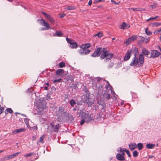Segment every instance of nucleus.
<instances>
[{"label": "nucleus", "instance_id": "1", "mask_svg": "<svg viewBox=\"0 0 161 161\" xmlns=\"http://www.w3.org/2000/svg\"><path fill=\"white\" fill-rule=\"evenodd\" d=\"M103 53L100 58L101 59H104V61L105 62H108L113 57V54L111 53H110L109 52L106 50V48H103L102 52Z\"/></svg>", "mask_w": 161, "mask_h": 161}, {"label": "nucleus", "instance_id": "2", "mask_svg": "<svg viewBox=\"0 0 161 161\" xmlns=\"http://www.w3.org/2000/svg\"><path fill=\"white\" fill-rule=\"evenodd\" d=\"M46 105L43 103H39L36 107V110L38 113H41L46 108Z\"/></svg>", "mask_w": 161, "mask_h": 161}, {"label": "nucleus", "instance_id": "3", "mask_svg": "<svg viewBox=\"0 0 161 161\" xmlns=\"http://www.w3.org/2000/svg\"><path fill=\"white\" fill-rule=\"evenodd\" d=\"M41 13L50 22L52 25L55 22V21L54 19L50 15L47 14L44 11H42Z\"/></svg>", "mask_w": 161, "mask_h": 161}, {"label": "nucleus", "instance_id": "4", "mask_svg": "<svg viewBox=\"0 0 161 161\" xmlns=\"http://www.w3.org/2000/svg\"><path fill=\"white\" fill-rule=\"evenodd\" d=\"M102 48L97 47L93 53L92 55V57H99L102 53Z\"/></svg>", "mask_w": 161, "mask_h": 161}, {"label": "nucleus", "instance_id": "5", "mask_svg": "<svg viewBox=\"0 0 161 161\" xmlns=\"http://www.w3.org/2000/svg\"><path fill=\"white\" fill-rule=\"evenodd\" d=\"M138 38H140V40H138L137 42V44L139 45L142 44L141 42H144L145 43H147L149 41V39L148 38L145 39L144 37L141 36H138Z\"/></svg>", "mask_w": 161, "mask_h": 161}, {"label": "nucleus", "instance_id": "6", "mask_svg": "<svg viewBox=\"0 0 161 161\" xmlns=\"http://www.w3.org/2000/svg\"><path fill=\"white\" fill-rule=\"evenodd\" d=\"M151 56L149 57L150 58L157 57L161 54V53L157 50H151Z\"/></svg>", "mask_w": 161, "mask_h": 161}, {"label": "nucleus", "instance_id": "7", "mask_svg": "<svg viewBox=\"0 0 161 161\" xmlns=\"http://www.w3.org/2000/svg\"><path fill=\"white\" fill-rule=\"evenodd\" d=\"M138 66L142 67L143 66V63L144 61V56L142 54H140L139 57V60L138 59Z\"/></svg>", "mask_w": 161, "mask_h": 161}, {"label": "nucleus", "instance_id": "8", "mask_svg": "<svg viewBox=\"0 0 161 161\" xmlns=\"http://www.w3.org/2000/svg\"><path fill=\"white\" fill-rule=\"evenodd\" d=\"M40 21L41 24L42 25L45 27L47 30H48L50 28V26L49 24L47 21H45L44 19H41L40 20Z\"/></svg>", "mask_w": 161, "mask_h": 161}, {"label": "nucleus", "instance_id": "9", "mask_svg": "<svg viewBox=\"0 0 161 161\" xmlns=\"http://www.w3.org/2000/svg\"><path fill=\"white\" fill-rule=\"evenodd\" d=\"M50 126L52 128H53V131L56 132H58L61 127V125L59 124H57L55 126L52 123L50 124Z\"/></svg>", "mask_w": 161, "mask_h": 161}, {"label": "nucleus", "instance_id": "10", "mask_svg": "<svg viewBox=\"0 0 161 161\" xmlns=\"http://www.w3.org/2000/svg\"><path fill=\"white\" fill-rule=\"evenodd\" d=\"M84 118L85 119L86 122L87 123L93 120L92 117H91V115L88 114H85L84 116Z\"/></svg>", "mask_w": 161, "mask_h": 161}, {"label": "nucleus", "instance_id": "11", "mask_svg": "<svg viewBox=\"0 0 161 161\" xmlns=\"http://www.w3.org/2000/svg\"><path fill=\"white\" fill-rule=\"evenodd\" d=\"M81 49L79 50V53L81 55L87 54H88L91 51L88 49H86L85 48H81Z\"/></svg>", "mask_w": 161, "mask_h": 161}, {"label": "nucleus", "instance_id": "12", "mask_svg": "<svg viewBox=\"0 0 161 161\" xmlns=\"http://www.w3.org/2000/svg\"><path fill=\"white\" fill-rule=\"evenodd\" d=\"M131 51V55L132 53H134V58H138L136 57L137 55L138 54L139 52L138 51V49L136 47H134L131 49H130Z\"/></svg>", "mask_w": 161, "mask_h": 161}, {"label": "nucleus", "instance_id": "13", "mask_svg": "<svg viewBox=\"0 0 161 161\" xmlns=\"http://www.w3.org/2000/svg\"><path fill=\"white\" fill-rule=\"evenodd\" d=\"M131 55V51L130 50H128L124 58V60L126 61L128 60L130 58Z\"/></svg>", "mask_w": 161, "mask_h": 161}, {"label": "nucleus", "instance_id": "14", "mask_svg": "<svg viewBox=\"0 0 161 161\" xmlns=\"http://www.w3.org/2000/svg\"><path fill=\"white\" fill-rule=\"evenodd\" d=\"M138 58H133L132 62L130 64V66H135L137 64L138 65Z\"/></svg>", "mask_w": 161, "mask_h": 161}, {"label": "nucleus", "instance_id": "15", "mask_svg": "<svg viewBox=\"0 0 161 161\" xmlns=\"http://www.w3.org/2000/svg\"><path fill=\"white\" fill-rule=\"evenodd\" d=\"M130 27V25L123 22L121 24V29L125 30L128 29Z\"/></svg>", "mask_w": 161, "mask_h": 161}, {"label": "nucleus", "instance_id": "16", "mask_svg": "<svg viewBox=\"0 0 161 161\" xmlns=\"http://www.w3.org/2000/svg\"><path fill=\"white\" fill-rule=\"evenodd\" d=\"M129 146L130 149L132 151L137 147V145L135 143H131L129 144Z\"/></svg>", "mask_w": 161, "mask_h": 161}, {"label": "nucleus", "instance_id": "17", "mask_svg": "<svg viewBox=\"0 0 161 161\" xmlns=\"http://www.w3.org/2000/svg\"><path fill=\"white\" fill-rule=\"evenodd\" d=\"M64 72V71L63 69H59L57 70L56 74L57 75L61 76L63 75Z\"/></svg>", "mask_w": 161, "mask_h": 161}, {"label": "nucleus", "instance_id": "18", "mask_svg": "<svg viewBox=\"0 0 161 161\" xmlns=\"http://www.w3.org/2000/svg\"><path fill=\"white\" fill-rule=\"evenodd\" d=\"M149 25L153 27L158 26L161 25V23L160 22L150 23L149 24Z\"/></svg>", "mask_w": 161, "mask_h": 161}, {"label": "nucleus", "instance_id": "19", "mask_svg": "<svg viewBox=\"0 0 161 161\" xmlns=\"http://www.w3.org/2000/svg\"><path fill=\"white\" fill-rule=\"evenodd\" d=\"M142 53L145 55H148L150 54V52L144 47L142 48Z\"/></svg>", "mask_w": 161, "mask_h": 161}, {"label": "nucleus", "instance_id": "20", "mask_svg": "<svg viewBox=\"0 0 161 161\" xmlns=\"http://www.w3.org/2000/svg\"><path fill=\"white\" fill-rule=\"evenodd\" d=\"M25 131V129L24 128H20V129H17L15 130H14L12 132L13 134H15L17 133H19L21 132H23Z\"/></svg>", "mask_w": 161, "mask_h": 161}, {"label": "nucleus", "instance_id": "21", "mask_svg": "<svg viewBox=\"0 0 161 161\" xmlns=\"http://www.w3.org/2000/svg\"><path fill=\"white\" fill-rule=\"evenodd\" d=\"M91 47V45L90 43H87L84 44H82L80 46V47L82 48H85L88 49V48Z\"/></svg>", "mask_w": 161, "mask_h": 161}, {"label": "nucleus", "instance_id": "22", "mask_svg": "<svg viewBox=\"0 0 161 161\" xmlns=\"http://www.w3.org/2000/svg\"><path fill=\"white\" fill-rule=\"evenodd\" d=\"M63 35V33L61 31H57L56 32L53 34V36H62Z\"/></svg>", "mask_w": 161, "mask_h": 161}, {"label": "nucleus", "instance_id": "23", "mask_svg": "<svg viewBox=\"0 0 161 161\" xmlns=\"http://www.w3.org/2000/svg\"><path fill=\"white\" fill-rule=\"evenodd\" d=\"M70 47L71 48H76L78 46V45L76 42L73 41L71 45H70Z\"/></svg>", "mask_w": 161, "mask_h": 161}, {"label": "nucleus", "instance_id": "24", "mask_svg": "<svg viewBox=\"0 0 161 161\" xmlns=\"http://www.w3.org/2000/svg\"><path fill=\"white\" fill-rule=\"evenodd\" d=\"M155 146V144L150 143H147L146 145V147L147 148L151 149L153 148Z\"/></svg>", "mask_w": 161, "mask_h": 161}, {"label": "nucleus", "instance_id": "25", "mask_svg": "<svg viewBox=\"0 0 161 161\" xmlns=\"http://www.w3.org/2000/svg\"><path fill=\"white\" fill-rule=\"evenodd\" d=\"M13 112V111L11 108H7L5 111V113L6 114H8V113L11 114Z\"/></svg>", "mask_w": 161, "mask_h": 161}, {"label": "nucleus", "instance_id": "26", "mask_svg": "<svg viewBox=\"0 0 161 161\" xmlns=\"http://www.w3.org/2000/svg\"><path fill=\"white\" fill-rule=\"evenodd\" d=\"M90 96L89 93H88L87 95H84V97L83 98V102L84 103L90 98Z\"/></svg>", "mask_w": 161, "mask_h": 161}, {"label": "nucleus", "instance_id": "27", "mask_svg": "<svg viewBox=\"0 0 161 161\" xmlns=\"http://www.w3.org/2000/svg\"><path fill=\"white\" fill-rule=\"evenodd\" d=\"M20 153V152H17V153L12 154L11 155H9V158L10 159H12Z\"/></svg>", "mask_w": 161, "mask_h": 161}, {"label": "nucleus", "instance_id": "28", "mask_svg": "<svg viewBox=\"0 0 161 161\" xmlns=\"http://www.w3.org/2000/svg\"><path fill=\"white\" fill-rule=\"evenodd\" d=\"M90 100L91 98H89L84 102L85 103H86V104L88 105V106H91L92 104V103L91 102Z\"/></svg>", "mask_w": 161, "mask_h": 161}, {"label": "nucleus", "instance_id": "29", "mask_svg": "<svg viewBox=\"0 0 161 161\" xmlns=\"http://www.w3.org/2000/svg\"><path fill=\"white\" fill-rule=\"evenodd\" d=\"M129 9L132 10L133 11H142V8H129Z\"/></svg>", "mask_w": 161, "mask_h": 161}, {"label": "nucleus", "instance_id": "30", "mask_svg": "<svg viewBox=\"0 0 161 161\" xmlns=\"http://www.w3.org/2000/svg\"><path fill=\"white\" fill-rule=\"evenodd\" d=\"M143 145L142 143H138L137 145L138 148L139 150L142 149L143 148Z\"/></svg>", "mask_w": 161, "mask_h": 161}, {"label": "nucleus", "instance_id": "31", "mask_svg": "<svg viewBox=\"0 0 161 161\" xmlns=\"http://www.w3.org/2000/svg\"><path fill=\"white\" fill-rule=\"evenodd\" d=\"M130 38L132 41H134L138 38L137 36L133 35L130 37Z\"/></svg>", "mask_w": 161, "mask_h": 161}, {"label": "nucleus", "instance_id": "32", "mask_svg": "<svg viewBox=\"0 0 161 161\" xmlns=\"http://www.w3.org/2000/svg\"><path fill=\"white\" fill-rule=\"evenodd\" d=\"M123 151H125V152L126 153L127 155H128V157L129 158H130L131 155L130 154L129 151L126 149V148H123Z\"/></svg>", "mask_w": 161, "mask_h": 161}, {"label": "nucleus", "instance_id": "33", "mask_svg": "<svg viewBox=\"0 0 161 161\" xmlns=\"http://www.w3.org/2000/svg\"><path fill=\"white\" fill-rule=\"evenodd\" d=\"M145 31V33L147 35L150 36L152 35V32L151 31H148V29L147 28L146 29Z\"/></svg>", "mask_w": 161, "mask_h": 161}, {"label": "nucleus", "instance_id": "34", "mask_svg": "<svg viewBox=\"0 0 161 161\" xmlns=\"http://www.w3.org/2000/svg\"><path fill=\"white\" fill-rule=\"evenodd\" d=\"M69 103L72 106H73L74 104H76L75 101L74 99H71L69 102Z\"/></svg>", "mask_w": 161, "mask_h": 161}, {"label": "nucleus", "instance_id": "35", "mask_svg": "<svg viewBox=\"0 0 161 161\" xmlns=\"http://www.w3.org/2000/svg\"><path fill=\"white\" fill-rule=\"evenodd\" d=\"M59 67L63 68L65 66V64L64 62H61L59 63Z\"/></svg>", "mask_w": 161, "mask_h": 161}, {"label": "nucleus", "instance_id": "36", "mask_svg": "<svg viewBox=\"0 0 161 161\" xmlns=\"http://www.w3.org/2000/svg\"><path fill=\"white\" fill-rule=\"evenodd\" d=\"M138 153L137 151L135 150L133 152V156L134 157L136 158V157H137L138 156Z\"/></svg>", "mask_w": 161, "mask_h": 161}, {"label": "nucleus", "instance_id": "37", "mask_svg": "<svg viewBox=\"0 0 161 161\" xmlns=\"http://www.w3.org/2000/svg\"><path fill=\"white\" fill-rule=\"evenodd\" d=\"M66 40L67 42L69 43L70 45H71L72 44V43L74 41L73 40L68 38V37L66 38Z\"/></svg>", "mask_w": 161, "mask_h": 161}, {"label": "nucleus", "instance_id": "38", "mask_svg": "<svg viewBox=\"0 0 161 161\" xmlns=\"http://www.w3.org/2000/svg\"><path fill=\"white\" fill-rule=\"evenodd\" d=\"M103 35V33L101 32H99L96 34L94 36H97L99 37H101Z\"/></svg>", "mask_w": 161, "mask_h": 161}, {"label": "nucleus", "instance_id": "39", "mask_svg": "<svg viewBox=\"0 0 161 161\" xmlns=\"http://www.w3.org/2000/svg\"><path fill=\"white\" fill-rule=\"evenodd\" d=\"M131 42H132V41L130 37L126 40V41L125 42V43L129 44Z\"/></svg>", "mask_w": 161, "mask_h": 161}, {"label": "nucleus", "instance_id": "40", "mask_svg": "<svg viewBox=\"0 0 161 161\" xmlns=\"http://www.w3.org/2000/svg\"><path fill=\"white\" fill-rule=\"evenodd\" d=\"M114 65V64L112 62H110L109 63L108 68V69H110L112 68Z\"/></svg>", "mask_w": 161, "mask_h": 161}, {"label": "nucleus", "instance_id": "41", "mask_svg": "<svg viewBox=\"0 0 161 161\" xmlns=\"http://www.w3.org/2000/svg\"><path fill=\"white\" fill-rule=\"evenodd\" d=\"M34 154V153H29L27 154H25L24 155L25 157H30L32 155Z\"/></svg>", "mask_w": 161, "mask_h": 161}, {"label": "nucleus", "instance_id": "42", "mask_svg": "<svg viewBox=\"0 0 161 161\" xmlns=\"http://www.w3.org/2000/svg\"><path fill=\"white\" fill-rule=\"evenodd\" d=\"M61 80V79L60 78L58 79H55L53 80V83L54 84L56 83L57 82H60V81Z\"/></svg>", "mask_w": 161, "mask_h": 161}, {"label": "nucleus", "instance_id": "43", "mask_svg": "<svg viewBox=\"0 0 161 161\" xmlns=\"http://www.w3.org/2000/svg\"><path fill=\"white\" fill-rule=\"evenodd\" d=\"M105 98L108 99H110L111 98L110 94L108 93H107L106 94Z\"/></svg>", "mask_w": 161, "mask_h": 161}, {"label": "nucleus", "instance_id": "44", "mask_svg": "<svg viewBox=\"0 0 161 161\" xmlns=\"http://www.w3.org/2000/svg\"><path fill=\"white\" fill-rule=\"evenodd\" d=\"M68 10H73L74 9V7L72 6H68L66 8Z\"/></svg>", "mask_w": 161, "mask_h": 161}, {"label": "nucleus", "instance_id": "45", "mask_svg": "<svg viewBox=\"0 0 161 161\" xmlns=\"http://www.w3.org/2000/svg\"><path fill=\"white\" fill-rule=\"evenodd\" d=\"M117 158L119 160H121V154L118 153L116 155Z\"/></svg>", "mask_w": 161, "mask_h": 161}, {"label": "nucleus", "instance_id": "46", "mask_svg": "<svg viewBox=\"0 0 161 161\" xmlns=\"http://www.w3.org/2000/svg\"><path fill=\"white\" fill-rule=\"evenodd\" d=\"M43 136H41L40 138L39 142H40L41 143H43Z\"/></svg>", "mask_w": 161, "mask_h": 161}, {"label": "nucleus", "instance_id": "47", "mask_svg": "<svg viewBox=\"0 0 161 161\" xmlns=\"http://www.w3.org/2000/svg\"><path fill=\"white\" fill-rule=\"evenodd\" d=\"M105 1V0H95L94 2V3H96L98 2H104Z\"/></svg>", "mask_w": 161, "mask_h": 161}, {"label": "nucleus", "instance_id": "48", "mask_svg": "<svg viewBox=\"0 0 161 161\" xmlns=\"http://www.w3.org/2000/svg\"><path fill=\"white\" fill-rule=\"evenodd\" d=\"M37 127L36 125L34 126L33 127H31V130H37Z\"/></svg>", "mask_w": 161, "mask_h": 161}, {"label": "nucleus", "instance_id": "49", "mask_svg": "<svg viewBox=\"0 0 161 161\" xmlns=\"http://www.w3.org/2000/svg\"><path fill=\"white\" fill-rule=\"evenodd\" d=\"M85 122H86L85 118H84V119H82L80 121V125H82Z\"/></svg>", "mask_w": 161, "mask_h": 161}, {"label": "nucleus", "instance_id": "50", "mask_svg": "<svg viewBox=\"0 0 161 161\" xmlns=\"http://www.w3.org/2000/svg\"><path fill=\"white\" fill-rule=\"evenodd\" d=\"M4 107H0V114H2L3 113V111L4 110Z\"/></svg>", "mask_w": 161, "mask_h": 161}, {"label": "nucleus", "instance_id": "51", "mask_svg": "<svg viewBox=\"0 0 161 161\" xmlns=\"http://www.w3.org/2000/svg\"><path fill=\"white\" fill-rule=\"evenodd\" d=\"M150 7H151L152 9L155 8L156 7V4L154 3L153 5H150Z\"/></svg>", "mask_w": 161, "mask_h": 161}, {"label": "nucleus", "instance_id": "52", "mask_svg": "<svg viewBox=\"0 0 161 161\" xmlns=\"http://www.w3.org/2000/svg\"><path fill=\"white\" fill-rule=\"evenodd\" d=\"M107 83H108V84L105 86V88L106 89H107L110 86V84L109 82L108 81H106Z\"/></svg>", "mask_w": 161, "mask_h": 161}, {"label": "nucleus", "instance_id": "53", "mask_svg": "<svg viewBox=\"0 0 161 161\" xmlns=\"http://www.w3.org/2000/svg\"><path fill=\"white\" fill-rule=\"evenodd\" d=\"M100 86L101 88V90H99L98 91V92H99L100 91L101 92H102L103 91V86L102 85H100Z\"/></svg>", "mask_w": 161, "mask_h": 161}, {"label": "nucleus", "instance_id": "54", "mask_svg": "<svg viewBox=\"0 0 161 161\" xmlns=\"http://www.w3.org/2000/svg\"><path fill=\"white\" fill-rule=\"evenodd\" d=\"M124 152L125 151H123V149H121V155H122V156H124V155H125Z\"/></svg>", "mask_w": 161, "mask_h": 161}, {"label": "nucleus", "instance_id": "55", "mask_svg": "<svg viewBox=\"0 0 161 161\" xmlns=\"http://www.w3.org/2000/svg\"><path fill=\"white\" fill-rule=\"evenodd\" d=\"M65 14H64V13L60 15V17L61 18H62L64 17V16H65Z\"/></svg>", "mask_w": 161, "mask_h": 161}, {"label": "nucleus", "instance_id": "56", "mask_svg": "<svg viewBox=\"0 0 161 161\" xmlns=\"http://www.w3.org/2000/svg\"><path fill=\"white\" fill-rule=\"evenodd\" d=\"M6 160L5 157H3L0 159V161H5Z\"/></svg>", "mask_w": 161, "mask_h": 161}, {"label": "nucleus", "instance_id": "57", "mask_svg": "<svg viewBox=\"0 0 161 161\" xmlns=\"http://www.w3.org/2000/svg\"><path fill=\"white\" fill-rule=\"evenodd\" d=\"M158 16H156L155 17H153V18H150V19H151V20H152V19H157V18H158Z\"/></svg>", "mask_w": 161, "mask_h": 161}, {"label": "nucleus", "instance_id": "58", "mask_svg": "<svg viewBox=\"0 0 161 161\" xmlns=\"http://www.w3.org/2000/svg\"><path fill=\"white\" fill-rule=\"evenodd\" d=\"M154 33L156 34H158L159 33V31H158V30H156L154 31Z\"/></svg>", "mask_w": 161, "mask_h": 161}, {"label": "nucleus", "instance_id": "59", "mask_svg": "<svg viewBox=\"0 0 161 161\" xmlns=\"http://www.w3.org/2000/svg\"><path fill=\"white\" fill-rule=\"evenodd\" d=\"M36 139V137L35 136H32V140L33 141L35 140Z\"/></svg>", "mask_w": 161, "mask_h": 161}, {"label": "nucleus", "instance_id": "60", "mask_svg": "<svg viewBox=\"0 0 161 161\" xmlns=\"http://www.w3.org/2000/svg\"><path fill=\"white\" fill-rule=\"evenodd\" d=\"M92 0H90L88 2V5L89 6H91L92 5Z\"/></svg>", "mask_w": 161, "mask_h": 161}, {"label": "nucleus", "instance_id": "61", "mask_svg": "<svg viewBox=\"0 0 161 161\" xmlns=\"http://www.w3.org/2000/svg\"><path fill=\"white\" fill-rule=\"evenodd\" d=\"M6 160H8L10 159L9 156L5 157Z\"/></svg>", "mask_w": 161, "mask_h": 161}, {"label": "nucleus", "instance_id": "62", "mask_svg": "<svg viewBox=\"0 0 161 161\" xmlns=\"http://www.w3.org/2000/svg\"><path fill=\"white\" fill-rule=\"evenodd\" d=\"M125 160V157L124 156H122L121 157V161H124Z\"/></svg>", "mask_w": 161, "mask_h": 161}, {"label": "nucleus", "instance_id": "63", "mask_svg": "<svg viewBox=\"0 0 161 161\" xmlns=\"http://www.w3.org/2000/svg\"><path fill=\"white\" fill-rule=\"evenodd\" d=\"M111 2L112 3H115L116 4H118L115 1H114V0H111Z\"/></svg>", "mask_w": 161, "mask_h": 161}, {"label": "nucleus", "instance_id": "64", "mask_svg": "<svg viewBox=\"0 0 161 161\" xmlns=\"http://www.w3.org/2000/svg\"><path fill=\"white\" fill-rule=\"evenodd\" d=\"M42 30L43 31V30H47L46 29V28H42Z\"/></svg>", "mask_w": 161, "mask_h": 161}]
</instances>
